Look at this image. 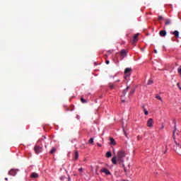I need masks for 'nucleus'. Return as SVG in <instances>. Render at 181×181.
<instances>
[{"label": "nucleus", "instance_id": "1", "mask_svg": "<svg viewBox=\"0 0 181 181\" xmlns=\"http://www.w3.org/2000/svg\"><path fill=\"white\" fill-rule=\"evenodd\" d=\"M126 155L125 151L123 150H120L117 152V162L119 165H122V168H124V158H125Z\"/></svg>", "mask_w": 181, "mask_h": 181}, {"label": "nucleus", "instance_id": "2", "mask_svg": "<svg viewBox=\"0 0 181 181\" xmlns=\"http://www.w3.org/2000/svg\"><path fill=\"white\" fill-rule=\"evenodd\" d=\"M119 54L121 56V60H123L127 56V50H125L124 49L120 50Z\"/></svg>", "mask_w": 181, "mask_h": 181}, {"label": "nucleus", "instance_id": "3", "mask_svg": "<svg viewBox=\"0 0 181 181\" xmlns=\"http://www.w3.org/2000/svg\"><path fill=\"white\" fill-rule=\"evenodd\" d=\"M132 69L131 68H126L124 70V78H127V77H129V76H131V71Z\"/></svg>", "mask_w": 181, "mask_h": 181}, {"label": "nucleus", "instance_id": "4", "mask_svg": "<svg viewBox=\"0 0 181 181\" xmlns=\"http://www.w3.org/2000/svg\"><path fill=\"white\" fill-rule=\"evenodd\" d=\"M34 151L37 155H39V153H40V152H42V147L39 146H35L34 147Z\"/></svg>", "mask_w": 181, "mask_h": 181}, {"label": "nucleus", "instance_id": "5", "mask_svg": "<svg viewBox=\"0 0 181 181\" xmlns=\"http://www.w3.org/2000/svg\"><path fill=\"white\" fill-rule=\"evenodd\" d=\"M147 127H148V128H152L153 127V119H148L147 121Z\"/></svg>", "mask_w": 181, "mask_h": 181}, {"label": "nucleus", "instance_id": "6", "mask_svg": "<svg viewBox=\"0 0 181 181\" xmlns=\"http://www.w3.org/2000/svg\"><path fill=\"white\" fill-rule=\"evenodd\" d=\"M138 36H139V33L135 34L133 37V39L132 40V45H135L136 42H138Z\"/></svg>", "mask_w": 181, "mask_h": 181}, {"label": "nucleus", "instance_id": "7", "mask_svg": "<svg viewBox=\"0 0 181 181\" xmlns=\"http://www.w3.org/2000/svg\"><path fill=\"white\" fill-rule=\"evenodd\" d=\"M100 173H105V175H107V176L111 175V172H110V170L107 168H103L100 170Z\"/></svg>", "mask_w": 181, "mask_h": 181}, {"label": "nucleus", "instance_id": "8", "mask_svg": "<svg viewBox=\"0 0 181 181\" xmlns=\"http://www.w3.org/2000/svg\"><path fill=\"white\" fill-rule=\"evenodd\" d=\"M16 173H18V170L16 169H11L9 172H8V175L10 176H16Z\"/></svg>", "mask_w": 181, "mask_h": 181}, {"label": "nucleus", "instance_id": "9", "mask_svg": "<svg viewBox=\"0 0 181 181\" xmlns=\"http://www.w3.org/2000/svg\"><path fill=\"white\" fill-rule=\"evenodd\" d=\"M170 35H173L176 39H179V31L177 30L171 31Z\"/></svg>", "mask_w": 181, "mask_h": 181}, {"label": "nucleus", "instance_id": "10", "mask_svg": "<svg viewBox=\"0 0 181 181\" xmlns=\"http://www.w3.org/2000/svg\"><path fill=\"white\" fill-rule=\"evenodd\" d=\"M112 163H113V165H117V163H118V160H117V156H114L112 158Z\"/></svg>", "mask_w": 181, "mask_h": 181}, {"label": "nucleus", "instance_id": "11", "mask_svg": "<svg viewBox=\"0 0 181 181\" xmlns=\"http://www.w3.org/2000/svg\"><path fill=\"white\" fill-rule=\"evenodd\" d=\"M30 177H33L34 179H37V177H39V174L36 173H33L30 175Z\"/></svg>", "mask_w": 181, "mask_h": 181}, {"label": "nucleus", "instance_id": "12", "mask_svg": "<svg viewBox=\"0 0 181 181\" xmlns=\"http://www.w3.org/2000/svg\"><path fill=\"white\" fill-rule=\"evenodd\" d=\"M159 35L162 37H165V36H166V30H160Z\"/></svg>", "mask_w": 181, "mask_h": 181}, {"label": "nucleus", "instance_id": "13", "mask_svg": "<svg viewBox=\"0 0 181 181\" xmlns=\"http://www.w3.org/2000/svg\"><path fill=\"white\" fill-rule=\"evenodd\" d=\"M110 145H117V143L115 142V140L114 139V138H110Z\"/></svg>", "mask_w": 181, "mask_h": 181}, {"label": "nucleus", "instance_id": "14", "mask_svg": "<svg viewBox=\"0 0 181 181\" xmlns=\"http://www.w3.org/2000/svg\"><path fill=\"white\" fill-rule=\"evenodd\" d=\"M56 151H57V148H56V147H52L49 151V153L51 155H53V153H54L56 152Z\"/></svg>", "mask_w": 181, "mask_h": 181}, {"label": "nucleus", "instance_id": "15", "mask_svg": "<svg viewBox=\"0 0 181 181\" xmlns=\"http://www.w3.org/2000/svg\"><path fill=\"white\" fill-rule=\"evenodd\" d=\"M77 159H78V151H74V160H77Z\"/></svg>", "mask_w": 181, "mask_h": 181}, {"label": "nucleus", "instance_id": "16", "mask_svg": "<svg viewBox=\"0 0 181 181\" xmlns=\"http://www.w3.org/2000/svg\"><path fill=\"white\" fill-rule=\"evenodd\" d=\"M129 90V86H127V88H125L123 90V96L125 97V95L127 94V93H128V90Z\"/></svg>", "mask_w": 181, "mask_h": 181}, {"label": "nucleus", "instance_id": "17", "mask_svg": "<svg viewBox=\"0 0 181 181\" xmlns=\"http://www.w3.org/2000/svg\"><path fill=\"white\" fill-rule=\"evenodd\" d=\"M175 131H174L173 132V139H174V141H175V144H176V145H178V146H179V144H177V141H176V137H175Z\"/></svg>", "mask_w": 181, "mask_h": 181}, {"label": "nucleus", "instance_id": "18", "mask_svg": "<svg viewBox=\"0 0 181 181\" xmlns=\"http://www.w3.org/2000/svg\"><path fill=\"white\" fill-rule=\"evenodd\" d=\"M106 156L107 158H111L112 156V153H111V151H107L106 153Z\"/></svg>", "mask_w": 181, "mask_h": 181}, {"label": "nucleus", "instance_id": "19", "mask_svg": "<svg viewBox=\"0 0 181 181\" xmlns=\"http://www.w3.org/2000/svg\"><path fill=\"white\" fill-rule=\"evenodd\" d=\"M74 106L71 105L70 108H66V111H74Z\"/></svg>", "mask_w": 181, "mask_h": 181}, {"label": "nucleus", "instance_id": "20", "mask_svg": "<svg viewBox=\"0 0 181 181\" xmlns=\"http://www.w3.org/2000/svg\"><path fill=\"white\" fill-rule=\"evenodd\" d=\"M67 178H68L67 177L63 175V176L60 177V180H62V181H67Z\"/></svg>", "mask_w": 181, "mask_h": 181}, {"label": "nucleus", "instance_id": "21", "mask_svg": "<svg viewBox=\"0 0 181 181\" xmlns=\"http://www.w3.org/2000/svg\"><path fill=\"white\" fill-rule=\"evenodd\" d=\"M151 84H153V80H152V78L148 81L147 86H151Z\"/></svg>", "mask_w": 181, "mask_h": 181}, {"label": "nucleus", "instance_id": "22", "mask_svg": "<svg viewBox=\"0 0 181 181\" xmlns=\"http://www.w3.org/2000/svg\"><path fill=\"white\" fill-rule=\"evenodd\" d=\"M165 25H170V19L167 18V19L165 20Z\"/></svg>", "mask_w": 181, "mask_h": 181}, {"label": "nucleus", "instance_id": "23", "mask_svg": "<svg viewBox=\"0 0 181 181\" xmlns=\"http://www.w3.org/2000/svg\"><path fill=\"white\" fill-rule=\"evenodd\" d=\"M88 142L90 144V145H94V139L90 138L88 141Z\"/></svg>", "mask_w": 181, "mask_h": 181}, {"label": "nucleus", "instance_id": "24", "mask_svg": "<svg viewBox=\"0 0 181 181\" xmlns=\"http://www.w3.org/2000/svg\"><path fill=\"white\" fill-rule=\"evenodd\" d=\"M156 98H157V100H159L160 101L163 102V100H162V98L160 97V95H156Z\"/></svg>", "mask_w": 181, "mask_h": 181}, {"label": "nucleus", "instance_id": "25", "mask_svg": "<svg viewBox=\"0 0 181 181\" xmlns=\"http://www.w3.org/2000/svg\"><path fill=\"white\" fill-rule=\"evenodd\" d=\"M114 87H115V85L112 84V83H109V88H110V90H112V88H114Z\"/></svg>", "mask_w": 181, "mask_h": 181}, {"label": "nucleus", "instance_id": "26", "mask_svg": "<svg viewBox=\"0 0 181 181\" xmlns=\"http://www.w3.org/2000/svg\"><path fill=\"white\" fill-rule=\"evenodd\" d=\"M81 101L83 103V104H86L87 103V100L83 98H81Z\"/></svg>", "mask_w": 181, "mask_h": 181}, {"label": "nucleus", "instance_id": "27", "mask_svg": "<svg viewBox=\"0 0 181 181\" xmlns=\"http://www.w3.org/2000/svg\"><path fill=\"white\" fill-rule=\"evenodd\" d=\"M177 73L181 76V66H180L177 69Z\"/></svg>", "mask_w": 181, "mask_h": 181}, {"label": "nucleus", "instance_id": "28", "mask_svg": "<svg viewBox=\"0 0 181 181\" xmlns=\"http://www.w3.org/2000/svg\"><path fill=\"white\" fill-rule=\"evenodd\" d=\"M123 132L126 136V138H128V134H127V132L125 131V128L123 127Z\"/></svg>", "mask_w": 181, "mask_h": 181}, {"label": "nucleus", "instance_id": "29", "mask_svg": "<svg viewBox=\"0 0 181 181\" xmlns=\"http://www.w3.org/2000/svg\"><path fill=\"white\" fill-rule=\"evenodd\" d=\"M158 21H163V16H159L158 18Z\"/></svg>", "mask_w": 181, "mask_h": 181}, {"label": "nucleus", "instance_id": "30", "mask_svg": "<svg viewBox=\"0 0 181 181\" xmlns=\"http://www.w3.org/2000/svg\"><path fill=\"white\" fill-rule=\"evenodd\" d=\"M134 93H135V89H132V90H130L129 95L134 94Z\"/></svg>", "mask_w": 181, "mask_h": 181}, {"label": "nucleus", "instance_id": "31", "mask_svg": "<svg viewBox=\"0 0 181 181\" xmlns=\"http://www.w3.org/2000/svg\"><path fill=\"white\" fill-rule=\"evenodd\" d=\"M123 168H124V171L125 173V175H128V172L127 171V168H125V165H124V167H123Z\"/></svg>", "mask_w": 181, "mask_h": 181}, {"label": "nucleus", "instance_id": "32", "mask_svg": "<svg viewBox=\"0 0 181 181\" xmlns=\"http://www.w3.org/2000/svg\"><path fill=\"white\" fill-rule=\"evenodd\" d=\"M144 114L145 115H148V114H149V112H148V110H146V109H144Z\"/></svg>", "mask_w": 181, "mask_h": 181}, {"label": "nucleus", "instance_id": "33", "mask_svg": "<svg viewBox=\"0 0 181 181\" xmlns=\"http://www.w3.org/2000/svg\"><path fill=\"white\" fill-rule=\"evenodd\" d=\"M177 86L178 87V88L181 91V87H180V83H177Z\"/></svg>", "mask_w": 181, "mask_h": 181}, {"label": "nucleus", "instance_id": "34", "mask_svg": "<svg viewBox=\"0 0 181 181\" xmlns=\"http://www.w3.org/2000/svg\"><path fill=\"white\" fill-rule=\"evenodd\" d=\"M78 171L81 173L83 172V168H79Z\"/></svg>", "mask_w": 181, "mask_h": 181}, {"label": "nucleus", "instance_id": "35", "mask_svg": "<svg viewBox=\"0 0 181 181\" xmlns=\"http://www.w3.org/2000/svg\"><path fill=\"white\" fill-rule=\"evenodd\" d=\"M67 181H71V178L70 177V176H68Z\"/></svg>", "mask_w": 181, "mask_h": 181}, {"label": "nucleus", "instance_id": "36", "mask_svg": "<svg viewBox=\"0 0 181 181\" xmlns=\"http://www.w3.org/2000/svg\"><path fill=\"white\" fill-rule=\"evenodd\" d=\"M98 146H99L100 148H101V146H103V145H101L100 143H97Z\"/></svg>", "mask_w": 181, "mask_h": 181}, {"label": "nucleus", "instance_id": "37", "mask_svg": "<svg viewBox=\"0 0 181 181\" xmlns=\"http://www.w3.org/2000/svg\"><path fill=\"white\" fill-rule=\"evenodd\" d=\"M163 128H165V126L163 124H162L160 129H163Z\"/></svg>", "mask_w": 181, "mask_h": 181}, {"label": "nucleus", "instance_id": "38", "mask_svg": "<svg viewBox=\"0 0 181 181\" xmlns=\"http://www.w3.org/2000/svg\"><path fill=\"white\" fill-rule=\"evenodd\" d=\"M137 139H138V141H139V139H141V136H137Z\"/></svg>", "mask_w": 181, "mask_h": 181}, {"label": "nucleus", "instance_id": "39", "mask_svg": "<svg viewBox=\"0 0 181 181\" xmlns=\"http://www.w3.org/2000/svg\"><path fill=\"white\" fill-rule=\"evenodd\" d=\"M106 64H110V62L108 60L106 61Z\"/></svg>", "mask_w": 181, "mask_h": 181}, {"label": "nucleus", "instance_id": "40", "mask_svg": "<svg viewBox=\"0 0 181 181\" xmlns=\"http://www.w3.org/2000/svg\"><path fill=\"white\" fill-rule=\"evenodd\" d=\"M155 53H158V51L156 49L154 50Z\"/></svg>", "mask_w": 181, "mask_h": 181}, {"label": "nucleus", "instance_id": "41", "mask_svg": "<svg viewBox=\"0 0 181 181\" xmlns=\"http://www.w3.org/2000/svg\"><path fill=\"white\" fill-rule=\"evenodd\" d=\"M166 152H168V150H165V151H164V153H166Z\"/></svg>", "mask_w": 181, "mask_h": 181}, {"label": "nucleus", "instance_id": "42", "mask_svg": "<svg viewBox=\"0 0 181 181\" xmlns=\"http://www.w3.org/2000/svg\"><path fill=\"white\" fill-rule=\"evenodd\" d=\"M5 180H8V177H6V178H5Z\"/></svg>", "mask_w": 181, "mask_h": 181}, {"label": "nucleus", "instance_id": "43", "mask_svg": "<svg viewBox=\"0 0 181 181\" xmlns=\"http://www.w3.org/2000/svg\"><path fill=\"white\" fill-rule=\"evenodd\" d=\"M117 83L119 82V80H117Z\"/></svg>", "mask_w": 181, "mask_h": 181}]
</instances>
